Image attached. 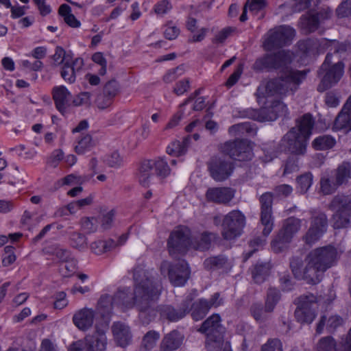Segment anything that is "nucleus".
Masks as SVG:
<instances>
[{"label": "nucleus", "mask_w": 351, "mask_h": 351, "mask_svg": "<svg viewBox=\"0 0 351 351\" xmlns=\"http://www.w3.org/2000/svg\"><path fill=\"white\" fill-rule=\"evenodd\" d=\"M135 287L134 296L130 298L126 291H119L113 296L114 306L130 308L135 306L139 311V317L143 323L147 324L154 315V310L151 308V303L158 299L160 292L152 280L146 276L141 268L134 270Z\"/></svg>", "instance_id": "1"}, {"label": "nucleus", "mask_w": 351, "mask_h": 351, "mask_svg": "<svg viewBox=\"0 0 351 351\" xmlns=\"http://www.w3.org/2000/svg\"><path fill=\"white\" fill-rule=\"evenodd\" d=\"M307 71L287 70L278 78L269 81L265 86V97H285L293 94L306 78Z\"/></svg>", "instance_id": "2"}, {"label": "nucleus", "mask_w": 351, "mask_h": 351, "mask_svg": "<svg viewBox=\"0 0 351 351\" xmlns=\"http://www.w3.org/2000/svg\"><path fill=\"white\" fill-rule=\"evenodd\" d=\"M215 226L221 225V236L225 240H232L241 235L245 225V217L238 210H234L221 217L216 215L213 217Z\"/></svg>", "instance_id": "3"}, {"label": "nucleus", "mask_w": 351, "mask_h": 351, "mask_svg": "<svg viewBox=\"0 0 351 351\" xmlns=\"http://www.w3.org/2000/svg\"><path fill=\"white\" fill-rule=\"evenodd\" d=\"M302 221L294 217H290L282 221V227L271 243L272 250L275 253L282 252L288 249L294 236L300 231Z\"/></svg>", "instance_id": "4"}, {"label": "nucleus", "mask_w": 351, "mask_h": 351, "mask_svg": "<svg viewBox=\"0 0 351 351\" xmlns=\"http://www.w3.org/2000/svg\"><path fill=\"white\" fill-rule=\"evenodd\" d=\"M107 344L106 332L97 328L93 334L71 344L69 351H106Z\"/></svg>", "instance_id": "5"}, {"label": "nucleus", "mask_w": 351, "mask_h": 351, "mask_svg": "<svg viewBox=\"0 0 351 351\" xmlns=\"http://www.w3.org/2000/svg\"><path fill=\"white\" fill-rule=\"evenodd\" d=\"M191 232L184 226L176 227L170 234L167 241L169 252L173 256L176 252L185 253L191 248Z\"/></svg>", "instance_id": "6"}, {"label": "nucleus", "mask_w": 351, "mask_h": 351, "mask_svg": "<svg viewBox=\"0 0 351 351\" xmlns=\"http://www.w3.org/2000/svg\"><path fill=\"white\" fill-rule=\"evenodd\" d=\"M307 256L326 271L337 265L341 253L335 246L328 245L311 250Z\"/></svg>", "instance_id": "7"}, {"label": "nucleus", "mask_w": 351, "mask_h": 351, "mask_svg": "<svg viewBox=\"0 0 351 351\" xmlns=\"http://www.w3.org/2000/svg\"><path fill=\"white\" fill-rule=\"evenodd\" d=\"M332 10L324 6L318 11L311 10L302 15L300 19V27L305 34H310L317 30L319 24L332 16Z\"/></svg>", "instance_id": "8"}, {"label": "nucleus", "mask_w": 351, "mask_h": 351, "mask_svg": "<svg viewBox=\"0 0 351 351\" xmlns=\"http://www.w3.org/2000/svg\"><path fill=\"white\" fill-rule=\"evenodd\" d=\"M295 30L289 26H280L267 34V37L263 43L266 51H271L280 48L289 43L295 36Z\"/></svg>", "instance_id": "9"}, {"label": "nucleus", "mask_w": 351, "mask_h": 351, "mask_svg": "<svg viewBox=\"0 0 351 351\" xmlns=\"http://www.w3.org/2000/svg\"><path fill=\"white\" fill-rule=\"evenodd\" d=\"M208 168L211 178L216 182H223L232 174L234 165L224 156L213 157L208 162Z\"/></svg>", "instance_id": "10"}, {"label": "nucleus", "mask_w": 351, "mask_h": 351, "mask_svg": "<svg viewBox=\"0 0 351 351\" xmlns=\"http://www.w3.org/2000/svg\"><path fill=\"white\" fill-rule=\"evenodd\" d=\"M290 62V57L285 51H279L272 54H267L258 58L253 64L256 71L278 69L284 67Z\"/></svg>", "instance_id": "11"}, {"label": "nucleus", "mask_w": 351, "mask_h": 351, "mask_svg": "<svg viewBox=\"0 0 351 351\" xmlns=\"http://www.w3.org/2000/svg\"><path fill=\"white\" fill-rule=\"evenodd\" d=\"M327 226L328 220L324 213L312 212L311 226L303 237V240L309 245L314 244L326 231Z\"/></svg>", "instance_id": "12"}, {"label": "nucleus", "mask_w": 351, "mask_h": 351, "mask_svg": "<svg viewBox=\"0 0 351 351\" xmlns=\"http://www.w3.org/2000/svg\"><path fill=\"white\" fill-rule=\"evenodd\" d=\"M165 268L168 269L169 281L175 287L184 285L190 277L189 267L184 260H180L176 264H169L165 261L161 264V270Z\"/></svg>", "instance_id": "13"}, {"label": "nucleus", "mask_w": 351, "mask_h": 351, "mask_svg": "<svg viewBox=\"0 0 351 351\" xmlns=\"http://www.w3.org/2000/svg\"><path fill=\"white\" fill-rule=\"evenodd\" d=\"M222 152L230 158L242 160H249L252 158V147L247 140H236L224 143L221 148Z\"/></svg>", "instance_id": "14"}, {"label": "nucleus", "mask_w": 351, "mask_h": 351, "mask_svg": "<svg viewBox=\"0 0 351 351\" xmlns=\"http://www.w3.org/2000/svg\"><path fill=\"white\" fill-rule=\"evenodd\" d=\"M222 304L223 299L220 297V293H215L209 300L202 298L193 304L191 303L189 311H191L193 319L195 321H199L206 315L211 308H217Z\"/></svg>", "instance_id": "15"}, {"label": "nucleus", "mask_w": 351, "mask_h": 351, "mask_svg": "<svg viewBox=\"0 0 351 351\" xmlns=\"http://www.w3.org/2000/svg\"><path fill=\"white\" fill-rule=\"evenodd\" d=\"M308 139L298 134L295 128H291L282 140L287 152L295 155H304Z\"/></svg>", "instance_id": "16"}, {"label": "nucleus", "mask_w": 351, "mask_h": 351, "mask_svg": "<svg viewBox=\"0 0 351 351\" xmlns=\"http://www.w3.org/2000/svg\"><path fill=\"white\" fill-rule=\"evenodd\" d=\"M235 190L230 187H210L205 193L207 202L228 205L234 197Z\"/></svg>", "instance_id": "17"}, {"label": "nucleus", "mask_w": 351, "mask_h": 351, "mask_svg": "<svg viewBox=\"0 0 351 351\" xmlns=\"http://www.w3.org/2000/svg\"><path fill=\"white\" fill-rule=\"evenodd\" d=\"M344 319L337 314L326 313L321 316L316 326V334L320 335L326 330L328 333H334L344 325Z\"/></svg>", "instance_id": "18"}, {"label": "nucleus", "mask_w": 351, "mask_h": 351, "mask_svg": "<svg viewBox=\"0 0 351 351\" xmlns=\"http://www.w3.org/2000/svg\"><path fill=\"white\" fill-rule=\"evenodd\" d=\"M343 66L341 62L333 64L322 77L317 86V90L322 93L335 84L343 75Z\"/></svg>", "instance_id": "19"}, {"label": "nucleus", "mask_w": 351, "mask_h": 351, "mask_svg": "<svg viewBox=\"0 0 351 351\" xmlns=\"http://www.w3.org/2000/svg\"><path fill=\"white\" fill-rule=\"evenodd\" d=\"M316 351H351V328L344 343L337 346L332 337H324L317 342Z\"/></svg>", "instance_id": "20"}, {"label": "nucleus", "mask_w": 351, "mask_h": 351, "mask_svg": "<svg viewBox=\"0 0 351 351\" xmlns=\"http://www.w3.org/2000/svg\"><path fill=\"white\" fill-rule=\"evenodd\" d=\"M306 266L302 269L300 279L305 280L308 284L316 285L321 282L324 271L311 258L306 256L305 258Z\"/></svg>", "instance_id": "21"}, {"label": "nucleus", "mask_w": 351, "mask_h": 351, "mask_svg": "<svg viewBox=\"0 0 351 351\" xmlns=\"http://www.w3.org/2000/svg\"><path fill=\"white\" fill-rule=\"evenodd\" d=\"M51 95L57 110L64 114L70 106L71 93L64 86L60 85L52 88Z\"/></svg>", "instance_id": "22"}, {"label": "nucleus", "mask_w": 351, "mask_h": 351, "mask_svg": "<svg viewBox=\"0 0 351 351\" xmlns=\"http://www.w3.org/2000/svg\"><path fill=\"white\" fill-rule=\"evenodd\" d=\"M335 197L330 204V208L336 211L333 215V227L336 229L346 228L350 225L351 217L346 206L343 204L335 203Z\"/></svg>", "instance_id": "23"}, {"label": "nucleus", "mask_w": 351, "mask_h": 351, "mask_svg": "<svg viewBox=\"0 0 351 351\" xmlns=\"http://www.w3.org/2000/svg\"><path fill=\"white\" fill-rule=\"evenodd\" d=\"M95 315L96 313L92 308H84L77 311L72 319L78 329L86 331L93 326Z\"/></svg>", "instance_id": "24"}, {"label": "nucleus", "mask_w": 351, "mask_h": 351, "mask_svg": "<svg viewBox=\"0 0 351 351\" xmlns=\"http://www.w3.org/2000/svg\"><path fill=\"white\" fill-rule=\"evenodd\" d=\"M84 66V60L81 58H72L60 67V75L62 79L69 84H73L76 80V74Z\"/></svg>", "instance_id": "25"}, {"label": "nucleus", "mask_w": 351, "mask_h": 351, "mask_svg": "<svg viewBox=\"0 0 351 351\" xmlns=\"http://www.w3.org/2000/svg\"><path fill=\"white\" fill-rule=\"evenodd\" d=\"M191 300V298H187L178 309L169 305L162 306L160 308V315L171 322H176L182 319L189 312Z\"/></svg>", "instance_id": "26"}, {"label": "nucleus", "mask_w": 351, "mask_h": 351, "mask_svg": "<svg viewBox=\"0 0 351 351\" xmlns=\"http://www.w3.org/2000/svg\"><path fill=\"white\" fill-rule=\"evenodd\" d=\"M332 130L337 131L341 130H351V95L336 117Z\"/></svg>", "instance_id": "27"}, {"label": "nucleus", "mask_w": 351, "mask_h": 351, "mask_svg": "<svg viewBox=\"0 0 351 351\" xmlns=\"http://www.w3.org/2000/svg\"><path fill=\"white\" fill-rule=\"evenodd\" d=\"M112 332L117 345L125 347L132 340V334L128 326L121 322H115L112 326Z\"/></svg>", "instance_id": "28"}, {"label": "nucleus", "mask_w": 351, "mask_h": 351, "mask_svg": "<svg viewBox=\"0 0 351 351\" xmlns=\"http://www.w3.org/2000/svg\"><path fill=\"white\" fill-rule=\"evenodd\" d=\"M215 238L216 234L207 231L203 232L191 239V248L199 251L208 250Z\"/></svg>", "instance_id": "29"}, {"label": "nucleus", "mask_w": 351, "mask_h": 351, "mask_svg": "<svg viewBox=\"0 0 351 351\" xmlns=\"http://www.w3.org/2000/svg\"><path fill=\"white\" fill-rule=\"evenodd\" d=\"M182 336L177 330H173L167 334L162 339L159 351H174L182 344Z\"/></svg>", "instance_id": "30"}, {"label": "nucleus", "mask_w": 351, "mask_h": 351, "mask_svg": "<svg viewBox=\"0 0 351 351\" xmlns=\"http://www.w3.org/2000/svg\"><path fill=\"white\" fill-rule=\"evenodd\" d=\"M221 330L220 316L218 314H213L202 323L198 331L209 336L215 333H221Z\"/></svg>", "instance_id": "31"}, {"label": "nucleus", "mask_w": 351, "mask_h": 351, "mask_svg": "<svg viewBox=\"0 0 351 351\" xmlns=\"http://www.w3.org/2000/svg\"><path fill=\"white\" fill-rule=\"evenodd\" d=\"M315 124V121L312 115L309 113L305 114L299 118L296 122V131L298 134L302 135L304 137L309 139L312 130Z\"/></svg>", "instance_id": "32"}, {"label": "nucleus", "mask_w": 351, "mask_h": 351, "mask_svg": "<svg viewBox=\"0 0 351 351\" xmlns=\"http://www.w3.org/2000/svg\"><path fill=\"white\" fill-rule=\"evenodd\" d=\"M153 169L150 160H143L138 168L137 178L140 184L144 187L149 186L154 178Z\"/></svg>", "instance_id": "33"}, {"label": "nucleus", "mask_w": 351, "mask_h": 351, "mask_svg": "<svg viewBox=\"0 0 351 351\" xmlns=\"http://www.w3.org/2000/svg\"><path fill=\"white\" fill-rule=\"evenodd\" d=\"M190 140L191 136H187L183 138L182 141H173L167 147L166 152L167 154L173 157H179L184 155L187 152V149L190 143Z\"/></svg>", "instance_id": "34"}, {"label": "nucleus", "mask_w": 351, "mask_h": 351, "mask_svg": "<svg viewBox=\"0 0 351 351\" xmlns=\"http://www.w3.org/2000/svg\"><path fill=\"white\" fill-rule=\"evenodd\" d=\"M197 23V21L195 19L192 17L188 18L186 27V29L193 34V36L188 40V42L190 43H199L202 41L205 38L208 32V28L202 27L196 32Z\"/></svg>", "instance_id": "35"}, {"label": "nucleus", "mask_w": 351, "mask_h": 351, "mask_svg": "<svg viewBox=\"0 0 351 351\" xmlns=\"http://www.w3.org/2000/svg\"><path fill=\"white\" fill-rule=\"evenodd\" d=\"M331 173L335 176L337 184L339 186L346 184L348 179H351V163L343 162Z\"/></svg>", "instance_id": "36"}, {"label": "nucleus", "mask_w": 351, "mask_h": 351, "mask_svg": "<svg viewBox=\"0 0 351 351\" xmlns=\"http://www.w3.org/2000/svg\"><path fill=\"white\" fill-rule=\"evenodd\" d=\"M296 319L302 324H310L315 318V311L311 307L306 306L305 304H300L295 311Z\"/></svg>", "instance_id": "37"}, {"label": "nucleus", "mask_w": 351, "mask_h": 351, "mask_svg": "<svg viewBox=\"0 0 351 351\" xmlns=\"http://www.w3.org/2000/svg\"><path fill=\"white\" fill-rule=\"evenodd\" d=\"M58 14L64 19V23L72 28H78L80 21L71 13V8L67 4H62L58 8Z\"/></svg>", "instance_id": "38"}, {"label": "nucleus", "mask_w": 351, "mask_h": 351, "mask_svg": "<svg viewBox=\"0 0 351 351\" xmlns=\"http://www.w3.org/2000/svg\"><path fill=\"white\" fill-rule=\"evenodd\" d=\"M270 265L269 263H257L252 269V276L256 283L263 282L269 276Z\"/></svg>", "instance_id": "39"}, {"label": "nucleus", "mask_w": 351, "mask_h": 351, "mask_svg": "<svg viewBox=\"0 0 351 351\" xmlns=\"http://www.w3.org/2000/svg\"><path fill=\"white\" fill-rule=\"evenodd\" d=\"M73 54L71 51H66L62 47H56L52 56L53 64L56 66H62L69 60H72Z\"/></svg>", "instance_id": "40"}, {"label": "nucleus", "mask_w": 351, "mask_h": 351, "mask_svg": "<svg viewBox=\"0 0 351 351\" xmlns=\"http://www.w3.org/2000/svg\"><path fill=\"white\" fill-rule=\"evenodd\" d=\"M153 170L154 169L157 176L165 178L171 173V169L168 163L162 158L150 160Z\"/></svg>", "instance_id": "41"}, {"label": "nucleus", "mask_w": 351, "mask_h": 351, "mask_svg": "<svg viewBox=\"0 0 351 351\" xmlns=\"http://www.w3.org/2000/svg\"><path fill=\"white\" fill-rule=\"evenodd\" d=\"M117 244L112 239L97 241L91 243L90 250L95 254L100 255L115 247Z\"/></svg>", "instance_id": "42"}, {"label": "nucleus", "mask_w": 351, "mask_h": 351, "mask_svg": "<svg viewBox=\"0 0 351 351\" xmlns=\"http://www.w3.org/2000/svg\"><path fill=\"white\" fill-rule=\"evenodd\" d=\"M95 145L92 136L90 134H85L80 136L76 142L75 152L78 154H82L89 151Z\"/></svg>", "instance_id": "43"}, {"label": "nucleus", "mask_w": 351, "mask_h": 351, "mask_svg": "<svg viewBox=\"0 0 351 351\" xmlns=\"http://www.w3.org/2000/svg\"><path fill=\"white\" fill-rule=\"evenodd\" d=\"M335 144V140L331 136L324 135L317 137L312 143L316 150H326L332 148Z\"/></svg>", "instance_id": "44"}, {"label": "nucleus", "mask_w": 351, "mask_h": 351, "mask_svg": "<svg viewBox=\"0 0 351 351\" xmlns=\"http://www.w3.org/2000/svg\"><path fill=\"white\" fill-rule=\"evenodd\" d=\"M339 186V185L336 183L335 176L332 173L330 176H324L320 180L321 190L325 195L334 193Z\"/></svg>", "instance_id": "45"}, {"label": "nucleus", "mask_w": 351, "mask_h": 351, "mask_svg": "<svg viewBox=\"0 0 351 351\" xmlns=\"http://www.w3.org/2000/svg\"><path fill=\"white\" fill-rule=\"evenodd\" d=\"M260 222L263 227L262 234L267 237L274 228V217L272 213H260Z\"/></svg>", "instance_id": "46"}, {"label": "nucleus", "mask_w": 351, "mask_h": 351, "mask_svg": "<svg viewBox=\"0 0 351 351\" xmlns=\"http://www.w3.org/2000/svg\"><path fill=\"white\" fill-rule=\"evenodd\" d=\"M280 298V295L278 290L274 288L269 289L265 301V311L272 312Z\"/></svg>", "instance_id": "47"}, {"label": "nucleus", "mask_w": 351, "mask_h": 351, "mask_svg": "<svg viewBox=\"0 0 351 351\" xmlns=\"http://www.w3.org/2000/svg\"><path fill=\"white\" fill-rule=\"evenodd\" d=\"M313 176L311 172H305L298 176L296 182L301 193H305L311 186Z\"/></svg>", "instance_id": "48"}, {"label": "nucleus", "mask_w": 351, "mask_h": 351, "mask_svg": "<svg viewBox=\"0 0 351 351\" xmlns=\"http://www.w3.org/2000/svg\"><path fill=\"white\" fill-rule=\"evenodd\" d=\"M226 263V258L221 256H213L204 261V266L208 270H215L223 267Z\"/></svg>", "instance_id": "49"}, {"label": "nucleus", "mask_w": 351, "mask_h": 351, "mask_svg": "<svg viewBox=\"0 0 351 351\" xmlns=\"http://www.w3.org/2000/svg\"><path fill=\"white\" fill-rule=\"evenodd\" d=\"M261 213H272L273 194L269 192L263 193L259 198Z\"/></svg>", "instance_id": "50"}, {"label": "nucleus", "mask_w": 351, "mask_h": 351, "mask_svg": "<svg viewBox=\"0 0 351 351\" xmlns=\"http://www.w3.org/2000/svg\"><path fill=\"white\" fill-rule=\"evenodd\" d=\"M160 338V334L154 330L147 332L143 339V346L147 350L152 349Z\"/></svg>", "instance_id": "51"}, {"label": "nucleus", "mask_w": 351, "mask_h": 351, "mask_svg": "<svg viewBox=\"0 0 351 351\" xmlns=\"http://www.w3.org/2000/svg\"><path fill=\"white\" fill-rule=\"evenodd\" d=\"M250 311L253 317L257 322H264L267 319V311H265V306L263 307L261 304H254L250 308Z\"/></svg>", "instance_id": "52"}, {"label": "nucleus", "mask_w": 351, "mask_h": 351, "mask_svg": "<svg viewBox=\"0 0 351 351\" xmlns=\"http://www.w3.org/2000/svg\"><path fill=\"white\" fill-rule=\"evenodd\" d=\"M71 245L80 250L86 248V238L84 235L78 232H73L70 238Z\"/></svg>", "instance_id": "53"}, {"label": "nucleus", "mask_w": 351, "mask_h": 351, "mask_svg": "<svg viewBox=\"0 0 351 351\" xmlns=\"http://www.w3.org/2000/svg\"><path fill=\"white\" fill-rule=\"evenodd\" d=\"M180 29L172 21H167L165 25L164 36L168 40H174L180 34Z\"/></svg>", "instance_id": "54"}, {"label": "nucleus", "mask_w": 351, "mask_h": 351, "mask_svg": "<svg viewBox=\"0 0 351 351\" xmlns=\"http://www.w3.org/2000/svg\"><path fill=\"white\" fill-rule=\"evenodd\" d=\"M265 243V240L261 239L260 237H256L251 240L249 243L250 247L252 248V250L244 254L243 255V259L244 261H246L248 260L252 254L258 250L260 248H261Z\"/></svg>", "instance_id": "55"}, {"label": "nucleus", "mask_w": 351, "mask_h": 351, "mask_svg": "<svg viewBox=\"0 0 351 351\" xmlns=\"http://www.w3.org/2000/svg\"><path fill=\"white\" fill-rule=\"evenodd\" d=\"M260 351H282V343L278 339H269L261 346Z\"/></svg>", "instance_id": "56"}, {"label": "nucleus", "mask_w": 351, "mask_h": 351, "mask_svg": "<svg viewBox=\"0 0 351 351\" xmlns=\"http://www.w3.org/2000/svg\"><path fill=\"white\" fill-rule=\"evenodd\" d=\"M171 9L172 5L169 0H161L154 5L153 10L158 15H164Z\"/></svg>", "instance_id": "57"}, {"label": "nucleus", "mask_w": 351, "mask_h": 351, "mask_svg": "<svg viewBox=\"0 0 351 351\" xmlns=\"http://www.w3.org/2000/svg\"><path fill=\"white\" fill-rule=\"evenodd\" d=\"M97 223V220L95 217H85L81 219L82 228L88 233L96 231Z\"/></svg>", "instance_id": "58"}, {"label": "nucleus", "mask_w": 351, "mask_h": 351, "mask_svg": "<svg viewBox=\"0 0 351 351\" xmlns=\"http://www.w3.org/2000/svg\"><path fill=\"white\" fill-rule=\"evenodd\" d=\"M64 154L60 149L54 150L49 156L47 164L48 166L55 168L58 167L60 162L63 159Z\"/></svg>", "instance_id": "59"}, {"label": "nucleus", "mask_w": 351, "mask_h": 351, "mask_svg": "<svg viewBox=\"0 0 351 351\" xmlns=\"http://www.w3.org/2000/svg\"><path fill=\"white\" fill-rule=\"evenodd\" d=\"M118 91V82L115 80H110L105 84L103 93L114 99V97L117 95Z\"/></svg>", "instance_id": "60"}, {"label": "nucleus", "mask_w": 351, "mask_h": 351, "mask_svg": "<svg viewBox=\"0 0 351 351\" xmlns=\"http://www.w3.org/2000/svg\"><path fill=\"white\" fill-rule=\"evenodd\" d=\"M302 260L299 257H293L290 261V267L292 273L296 278L300 279L302 270Z\"/></svg>", "instance_id": "61"}, {"label": "nucleus", "mask_w": 351, "mask_h": 351, "mask_svg": "<svg viewBox=\"0 0 351 351\" xmlns=\"http://www.w3.org/2000/svg\"><path fill=\"white\" fill-rule=\"evenodd\" d=\"M105 162L111 167H119L123 163V160L117 152H114L105 158Z\"/></svg>", "instance_id": "62"}, {"label": "nucleus", "mask_w": 351, "mask_h": 351, "mask_svg": "<svg viewBox=\"0 0 351 351\" xmlns=\"http://www.w3.org/2000/svg\"><path fill=\"white\" fill-rule=\"evenodd\" d=\"M298 170V160L293 158H289L285 162L282 176H286L287 175L296 172Z\"/></svg>", "instance_id": "63"}, {"label": "nucleus", "mask_w": 351, "mask_h": 351, "mask_svg": "<svg viewBox=\"0 0 351 351\" xmlns=\"http://www.w3.org/2000/svg\"><path fill=\"white\" fill-rule=\"evenodd\" d=\"M339 17H346L351 15V0H345L336 10Z\"/></svg>", "instance_id": "64"}]
</instances>
